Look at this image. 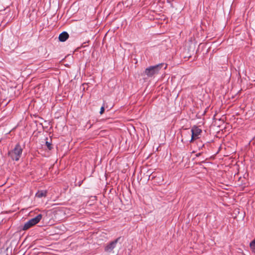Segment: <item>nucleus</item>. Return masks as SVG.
I'll return each instance as SVG.
<instances>
[{
    "label": "nucleus",
    "instance_id": "nucleus-1",
    "mask_svg": "<svg viewBox=\"0 0 255 255\" xmlns=\"http://www.w3.org/2000/svg\"><path fill=\"white\" fill-rule=\"evenodd\" d=\"M22 148L19 144H17L13 149L8 152L9 155L13 160L17 161L21 156Z\"/></svg>",
    "mask_w": 255,
    "mask_h": 255
},
{
    "label": "nucleus",
    "instance_id": "nucleus-2",
    "mask_svg": "<svg viewBox=\"0 0 255 255\" xmlns=\"http://www.w3.org/2000/svg\"><path fill=\"white\" fill-rule=\"evenodd\" d=\"M162 66L163 64H160L153 66H150L145 70L144 73L148 77H152L158 73Z\"/></svg>",
    "mask_w": 255,
    "mask_h": 255
},
{
    "label": "nucleus",
    "instance_id": "nucleus-3",
    "mask_svg": "<svg viewBox=\"0 0 255 255\" xmlns=\"http://www.w3.org/2000/svg\"><path fill=\"white\" fill-rule=\"evenodd\" d=\"M42 217V216L41 214H38L35 218H33L29 220L24 225L23 227V230H26L29 228H31V227L33 226L34 225H36V224H37L41 220Z\"/></svg>",
    "mask_w": 255,
    "mask_h": 255
},
{
    "label": "nucleus",
    "instance_id": "nucleus-4",
    "mask_svg": "<svg viewBox=\"0 0 255 255\" xmlns=\"http://www.w3.org/2000/svg\"><path fill=\"white\" fill-rule=\"evenodd\" d=\"M120 238H118L114 241L111 242L105 247V251L108 253L114 252V250L117 248H120L121 244L119 243Z\"/></svg>",
    "mask_w": 255,
    "mask_h": 255
},
{
    "label": "nucleus",
    "instance_id": "nucleus-5",
    "mask_svg": "<svg viewBox=\"0 0 255 255\" xmlns=\"http://www.w3.org/2000/svg\"><path fill=\"white\" fill-rule=\"evenodd\" d=\"M202 130L197 127L194 126L191 129L192 138L190 142H192L196 138H198V136L200 134Z\"/></svg>",
    "mask_w": 255,
    "mask_h": 255
},
{
    "label": "nucleus",
    "instance_id": "nucleus-6",
    "mask_svg": "<svg viewBox=\"0 0 255 255\" xmlns=\"http://www.w3.org/2000/svg\"><path fill=\"white\" fill-rule=\"evenodd\" d=\"M69 37V34L67 32H63L59 36V40L61 42L65 41Z\"/></svg>",
    "mask_w": 255,
    "mask_h": 255
},
{
    "label": "nucleus",
    "instance_id": "nucleus-7",
    "mask_svg": "<svg viewBox=\"0 0 255 255\" xmlns=\"http://www.w3.org/2000/svg\"><path fill=\"white\" fill-rule=\"evenodd\" d=\"M47 191L45 190L39 191L36 194V196L38 198L45 197L46 195Z\"/></svg>",
    "mask_w": 255,
    "mask_h": 255
},
{
    "label": "nucleus",
    "instance_id": "nucleus-8",
    "mask_svg": "<svg viewBox=\"0 0 255 255\" xmlns=\"http://www.w3.org/2000/svg\"><path fill=\"white\" fill-rule=\"evenodd\" d=\"M250 247L252 251L255 253V239L250 243Z\"/></svg>",
    "mask_w": 255,
    "mask_h": 255
},
{
    "label": "nucleus",
    "instance_id": "nucleus-9",
    "mask_svg": "<svg viewBox=\"0 0 255 255\" xmlns=\"http://www.w3.org/2000/svg\"><path fill=\"white\" fill-rule=\"evenodd\" d=\"M46 145L49 150L51 149L52 148V144L48 141L46 142Z\"/></svg>",
    "mask_w": 255,
    "mask_h": 255
},
{
    "label": "nucleus",
    "instance_id": "nucleus-10",
    "mask_svg": "<svg viewBox=\"0 0 255 255\" xmlns=\"http://www.w3.org/2000/svg\"><path fill=\"white\" fill-rule=\"evenodd\" d=\"M104 111H105L104 107L102 106L100 109V114L101 115L103 114L104 112Z\"/></svg>",
    "mask_w": 255,
    "mask_h": 255
},
{
    "label": "nucleus",
    "instance_id": "nucleus-11",
    "mask_svg": "<svg viewBox=\"0 0 255 255\" xmlns=\"http://www.w3.org/2000/svg\"><path fill=\"white\" fill-rule=\"evenodd\" d=\"M3 249L1 247V245L0 244V255H3L2 252Z\"/></svg>",
    "mask_w": 255,
    "mask_h": 255
}]
</instances>
